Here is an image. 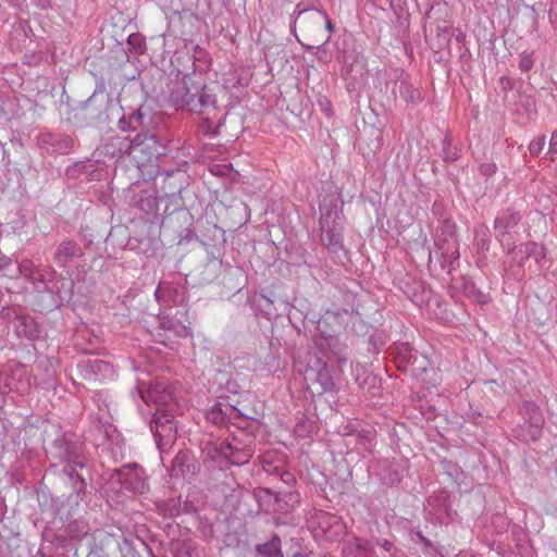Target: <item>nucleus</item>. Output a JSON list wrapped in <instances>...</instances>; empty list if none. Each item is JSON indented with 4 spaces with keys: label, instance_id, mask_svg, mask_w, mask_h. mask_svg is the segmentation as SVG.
I'll use <instances>...</instances> for the list:
<instances>
[{
    "label": "nucleus",
    "instance_id": "obj_18",
    "mask_svg": "<svg viewBox=\"0 0 557 557\" xmlns=\"http://www.w3.org/2000/svg\"><path fill=\"white\" fill-rule=\"evenodd\" d=\"M115 476L121 486L133 494H144L148 488L145 471L136 465L122 467Z\"/></svg>",
    "mask_w": 557,
    "mask_h": 557
},
{
    "label": "nucleus",
    "instance_id": "obj_14",
    "mask_svg": "<svg viewBox=\"0 0 557 557\" xmlns=\"http://www.w3.org/2000/svg\"><path fill=\"white\" fill-rule=\"evenodd\" d=\"M85 256L84 248L72 238H64L57 243L52 251V261L59 269H66L69 265Z\"/></svg>",
    "mask_w": 557,
    "mask_h": 557
},
{
    "label": "nucleus",
    "instance_id": "obj_30",
    "mask_svg": "<svg viewBox=\"0 0 557 557\" xmlns=\"http://www.w3.org/2000/svg\"><path fill=\"white\" fill-rule=\"evenodd\" d=\"M337 380L330 364L324 363L315 373L313 383L320 386L319 394H323L335 391Z\"/></svg>",
    "mask_w": 557,
    "mask_h": 557
},
{
    "label": "nucleus",
    "instance_id": "obj_58",
    "mask_svg": "<svg viewBox=\"0 0 557 557\" xmlns=\"http://www.w3.org/2000/svg\"><path fill=\"white\" fill-rule=\"evenodd\" d=\"M549 153H557V129L553 132L549 140Z\"/></svg>",
    "mask_w": 557,
    "mask_h": 557
},
{
    "label": "nucleus",
    "instance_id": "obj_24",
    "mask_svg": "<svg viewBox=\"0 0 557 557\" xmlns=\"http://www.w3.org/2000/svg\"><path fill=\"white\" fill-rule=\"evenodd\" d=\"M106 153L116 160L125 156L134 158V138L129 136H113L104 145Z\"/></svg>",
    "mask_w": 557,
    "mask_h": 557
},
{
    "label": "nucleus",
    "instance_id": "obj_4",
    "mask_svg": "<svg viewBox=\"0 0 557 557\" xmlns=\"http://www.w3.org/2000/svg\"><path fill=\"white\" fill-rule=\"evenodd\" d=\"M113 106L114 100L106 92L104 85L100 84L87 100L78 103L76 116H79L85 125L104 124L109 121V110Z\"/></svg>",
    "mask_w": 557,
    "mask_h": 557
},
{
    "label": "nucleus",
    "instance_id": "obj_10",
    "mask_svg": "<svg viewBox=\"0 0 557 557\" xmlns=\"http://www.w3.org/2000/svg\"><path fill=\"white\" fill-rule=\"evenodd\" d=\"M522 220L520 211L506 208L497 212L494 220L495 238L499 245L511 253L516 249V228Z\"/></svg>",
    "mask_w": 557,
    "mask_h": 557
},
{
    "label": "nucleus",
    "instance_id": "obj_8",
    "mask_svg": "<svg viewBox=\"0 0 557 557\" xmlns=\"http://www.w3.org/2000/svg\"><path fill=\"white\" fill-rule=\"evenodd\" d=\"M150 430L160 455L162 456L172 447L177 437L174 410L157 408L150 421Z\"/></svg>",
    "mask_w": 557,
    "mask_h": 557
},
{
    "label": "nucleus",
    "instance_id": "obj_11",
    "mask_svg": "<svg viewBox=\"0 0 557 557\" xmlns=\"http://www.w3.org/2000/svg\"><path fill=\"white\" fill-rule=\"evenodd\" d=\"M524 423L515 429V435L522 442H535L542 436L544 418L540 407L532 400H525L520 409Z\"/></svg>",
    "mask_w": 557,
    "mask_h": 557
},
{
    "label": "nucleus",
    "instance_id": "obj_25",
    "mask_svg": "<svg viewBox=\"0 0 557 557\" xmlns=\"http://www.w3.org/2000/svg\"><path fill=\"white\" fill-rule=\"evenodd\" d=\"M60 278L63 283L65 282L64 277L58 274L57 270L51 265H39L30 283L34 284L37 292H53V287L50 284Z\"/></svg>",
    "mask_w": 557,
    "mask_h": 557
},
{
    "label": "nucleus",
    "instance_id": "obj_42",
    "mask_svg": "<svg viewBox=\"0 0 557 557\" xmlns=\"http://www.w3.org/2000/svg\"><path fill=\"white\" fill-rule=\"evenodd\" d=\"M535 249H539V244L535 242H528L516 246V253L520 256L519 264L522 265L525 260L532 258Z\"/></svg>",
    "mask_w": 557,
    "mask_h": 557
},
{
    "label": "nucleus",
    "instance_id": "obj_46",
    "mask_svg": "<svg viewBox=\"0 0 557 557\" xmlns=\"http://www.w3.org/2000/svg\"><path fill=\"white\" fill-rule=\"evenodd\" d=\"M410 290L405 292L408 297L417 305L421 306L424 302V287L421 282H416Z\"/></svg>",
    "mask_w": 557,
    "mask_h": 557
},
{
    "label": "nucleus",
    "instance_id": "obj_57",
    "mask_svg": "<svg viewBox=\"0 0 557 557\" xmlns=\"http://www.w3.org/2000/svg\"><path fill=\"white\" fill-rule=\"evenodd\" d=\"M537 264H541L543 260L546 259V251L543 245L539 244V249L534 250V255L532 257Z\"/></svg>",
    "mask_w": 557,
    "mask_h": 557
},
{
    "label": "nucleus",
    "instance_id": "obj_16",
    "mask_svg": "<svg viewBox=\"0 0 557 557\" xmlns=\"http://www.w3.org/2000/svg\"><path fill=\"white\" fill-rule=\"evenodd\" d=\"M76 368L81 377L88 382H102L114 376L112 364L100 359H83Z\"/></svg>",
    "mask_w": 557,
    "mask_h": 557
},
{
    "label": "nucleus",
    "instance_id": "obj_6",
    "mask_svg": "<svg viewBox=\"0 0 557 557\" xmlns=\"http://www.w3.org/2000/svg\"><path fill=\"white\" fill-rule=\"evenodd\" d=\"M436 250L442 257L441 265L443 270L450 273L455 269V263L459 260V245L456 237V224L451 220H445L436 231L435 239Z\"/></svg>",
    "mask_w": 557,
    "mask_h": 557
},
{
    "label": "nucleus",
    "instance_id": "obj_23",
    "mask_svg": "<svg viewBox=\"0 0 557 557\" xmlns=\"http://www.w3.org/2000/svg\"><path fill=\"white\" fill-rule=\"evenodd\" d=\"M425 510L440 523H444L450 518L451 508L449 505V495L442 491L435 495H431L426 499Z\"/></svg>",
    "mask_w": 557,
    "mask_h": 557
},
{
    "label": "nucleus",
    "instance_id": "obj_37",
    "mask_svg": "<svg viewBox=\"0 0 557 557\" xmlns=\"http://www.w3.org/2000/svg\"><path fill=\"white\" fill-rule=\"evenodd\" d=\"M133 203L145 213L153 212L157 207L156 198L147 190H143L135 195L133 198Z\"/></svg>",
    "mask_w": 557,
    "mask_h": 557
},
{
    "label": "nucleus",
    "instance_id": "obj_53",
    "mask_svg": "<svg viewBox=\"0 0 557 557\" xmlns=\"http://www.w3.org/2000/svg\"><path fill=\"white\" fill-rule=\"evenodd\" d=\"M497 166L494 162H485L482 163L479 168V171L484 176H492L496 173Z\"/></svg>",
    "mask_w": 557,
    "mask_h": 557
},
{
    "label": "nucleus",
    "instance_id": "obj_32",
    "mask_svg": "<svg viewBox=\"0 0 557 557\" xmlns=\"http://www.w3.org/2000/svg\"><path fill=\"white\" fill-rule=\"evenodd\" d=\"M255 550L260 557H284L282 540L277 534H273L268 542L256 545Z\"/></svg>",
    "mask_w": 557,
    "mask_h": 557
},
{
    "label": "nucleus",
    "instance_id": "obj_59",
    "mask_svg": "<svg viewBox=\"0 0 557 557\" xmlns=\"http://www.w3.org/2000/svg\"><path fill=\"white\" fill-rule=\"evenodd\" d=\"M499 82L503 89L507 90L513 87V81L507 76H502Z\"/></svg>",
    "mask_w": 557,
    "mask_h": 557
},
{
    "label": "nucleus",
    "instance_id": "obj_29",
    "mask_svg": "<svg viewBox=\"0 0 557 557\" xmlns=\"http://www.w3.org/2000/svg\"><path fill=\"white\" fill-rule=\"evenodd\" d=\"M17 319L14 323L15 333L18 337H25L27 339H36L39 337V329L33 317L21 312L16 315Z\"/></svg>",
    "mask_w": 557,
    "mask_h": 557
},
{
    "label": "nucleus",
    "instance_id": "obj_52",
    "mask_svg": "<svg viewBox=\"0 0 557 557\" xmlns=\"http://www.w3.org/2000/svg\"><path fill=\"white\" fill-rule=\"evenodd\" d=\"M533 67V59L531 54L523 53L519 60V69L523 72H528Z\"/></svg>",
    "mask_w": 557,
    "mask_h": 557
},
{
    "label": "nucleus",
    "instance_id": "obj_36",
    "mask_svg": "<svg viewBox=\"0 0 557 557\" xmlns=\"http://www.w3.org/2000/svg\"><path fill=\"white\" fill-rule=\"evenodd\" d=\"M391 8L396 16V23L400 27L407 28L410 14L406 0H391Z\"/></svg>",
    "mask_w": 557,
    "mask_h": 557
},
{
    "label": "nucleus",
    "instance_id": "obj_33",
    "mask_svg": "<svg viewBox=\"0 0 557 557\" xmlns=\"http://www.w3.org/2000/svg\"><path fill=\"white\" fill-rule=\"evenodd\" d=\"M398 92L401 99H404L408 104H417L422 100L421 91L413 87L406 79H401L398 85Z\"/></svg>",
    "mask_w": 557,
    "mask_h": 557
},
{
    "label": "nucleus",
    "instance_id": "obj_41",
    "mask_svg": "<svg viewBox=\"0 0 557 557\" xmlns=\"http://www.w3.org/2000/svg\"><path fill=\"white\" fill-rule=\"evenodd\" d=\"M94 169L95 164L85 161H78L66 169V175L72 178H78L81 175L88 174L89 172L94 171Z\"/></svg>",
    "mask_w": 557,
    "mask_h": 557
},
{
    "label": "nucleus",
    "instance_id": "obj_26",
    "mask_svg": "<svg viewBox=\"0 0 557 557\" xmlns=\"http://www.w3.org/2000/svg\"><path fill=\"white\" fill-rule=\"evenodd\" d=\"M337 61L342 64V74L345 77H351L352 79L357 78V75H354V72L362 75L363 72V62L360 59V55L355 51H338Z\"/></svg>",
    "mask_w": 557,
    "mask_h": 557
},
{
    "label": "nucleus",
    "instance_id": "obj_50",
    "mask_svg": "<svg viewBox=\"0 0 557 557\" xmlns=\"http://www.w3.org/2000/svg\"><path fill=\"white\" fill-rule=\"evenodd\" d=\"M482 232V235L483 237L478 242V247L481 249V250H487L488 247H490V239L487 237V233L490 232L487 227L485 226H481L480 228H478L475 231L476 233V236L480 235V233Z\"/></svg>",
    "mask_w": 557,
    "mask_h": 557
},
{
    "label": "nucleus",
    "instance_id": "obj_1",
    "mask_svg": "<svg viewBox=\"0 0 557 557\" xmlns=\"http://www.w3.org/2000/svg\"><path fill=\"white\" fill-rule=\"evenodd\" d=\"M171 101L176 109H187L200 115H216L218 101L213 88L207 85L197 84L193 78L186 76L182 86L171 94Z\"/></svg>",
    "mask_w": 557,
    "mask_h": 557
},
{
    "label": "nucleus",
    "instance_id": "obj_44",
    "mask_svg": "<svg viewBox=\"0 0 557 557\" xmlns=\"http://www.w3.org/2000/svg\"><path fill=\"white\" fill-rule=\"evenodd\" d=\"M38 268L39 265H36L32 260L24 259L18 263L17 271L28 282H30Z\"/></svg>",
    "mask_w": 557,
    "mask_h": 557
},
{
    "label": "nucleus",
    "instance_id": "obj_31",
    "mask_svg": "<svg viewBox=\"0 0 557 557\" xmlns=\"http://www.w3.org/2000/svg\"><path fill=\"white\" fill-rule=\"evenodd\" d=\"M372 548L369 541L356 537L351 542L345 544L343 548V557H371Z\"/></svg>",
    "mask_w": 557,
    "mask_h": 557
},
{
    "label": "nucleus",
    "instance_id": "obj_17",
    "mask_svg": "<svg viewBox=\"0 0 557 557\" xmlns=\"http://www.w3.org/2000/svg\"><path fill=\"white\" fill-rule=\"evenodd\" d=\"M37 143L44 152L51 156L69 154L74 148V139L66 134L42 133Z\"/></svg>",
    "mask_w": 557,
    "mask_h": 557
},
{
    "label": "nucleus",
    "instance_id": "obj_12",
    "mask_svg": "<svg viewBox=\"0 0 557 557\" xmlns=\"http://www.w3.org/2000/svg\"><path fill=\"white\" fill-rule=\"evenodd\" d=\"M117 126L122 132L137 133L156 127L152 116L145 106H139L138 108L131 109L128 112H124L117 121Z\"/></svg>",
    "mask_w": 557,
    "mask_h": 557
},
{
    "label": "nucleus",
    "instance_id": "obj_35",
    "mask_svg": "<svg viewBox=\"0 0 557 557\" xmlns=\"http://www.w3.org/2000/svg\"><path fill=\"white\" fill-rule=\"evenodd\" d=\"M89 524L85 520H75L70 522L65 528V534L69 539L81 541L89 533Z\"/></svg>",
    "mask_w": 557,
    "mask_h": 557
},
{
    "label": "nucleus",
    "instance_id": "obj_48",
    "mask_svg": "<svg viewBox=\"0 0 557 557\" xmlns=\"http://www.w3.org/2000/svg\"><path fill=\"white\" fill-rule=\"evenodd\" d=\"M545 146V137H537L533 139L529 145V151L532 156L536 157L539 156Z\"/></svg>",
    "mask_w": 557,
    "mask_h": 557
},
{
    "label": "nucleus",
    "instance_id": "obj_34",
    "mask_svg": "<svg viewBox=\"0 0 557 557\" xmlns=\"http://www.w3.org/2000/svg\"><path fill=\"white\" fill-rule=\"evenodd\" d=\"M256 500L259 505V509L265 512H272L276 493L272 492L270 488L262 487L258 488L255 492Z\"/></svg>",
    "mask_w": 557,
    "mask_h": 557
},
{
    "label": "nucleus",
    "instance_id": "obj_64",
    "mask_svg": "<svg viewBox=\"0 0 557 557\" xmlns=\"http://www.w3.org/2000/svg\"><path fill=\"white\" fill-rule=\"evenodd\" d=\"M161 325L164 329H169V330L172 329V324L170 323V321L162 320Z\"/></svg>",
    "mask_w": 557,
    "mask_h": 557
},
{
    "label": "nucleus",
    "instance_id": "obj_27",
    "mask_svg": "<svg viewBox=\"0 0 557 557\" xmlns=\"http://www.w3.org/2000/svg\"><path fill=\"white\" fill-rule=\"evenodd\" d=\"M67 476L73 492L69 496L71 504L78 505L87 494V483L83 473H79L77 469L67 468V472H64Z\"/></svg>",
    "mask_w": 557,
    "mask_h": 557
},
{
    "label": "nucleus",
    "instance_id": "obj_40",
    "mask_svg": "<svg viewBox=\"0 0 557 557\" xmlns=\"http://www.w3.org/2000/svg\"><path fill=\"white\" fill-rule=\"evenodd\" d=\"M261 466L264 472L278 476L285 465L281 459L275 460L273 455H265Z\"/></svg>",
    "mask_w": 557,
    "mask_h": 557
},
{
    "label": "nucleus",
    "instance_id": "obj_38",
    "mask_svg": "<svg viewBox=\"0 0 557 557\" xmlns=\"http://www.w3.org/2000/svg\"><path fill=\"white\" fill-rule=\"evenodd\" d=\"M215 115H202V122L199 126L200 132L206 136H218L220 134V127L223 125L225 115L219 119L215 125H213L212 119Z\"/></svg>",
    "mask_w": 557,
    "mask_h": 557
},
{
    "label": "nucleus",
    "instance_id": "obj_51",
    "mask_svg": "<svg viewBox=\"0 0 557 557\" xmlns=\"http://www.w3.org/2000/svg\"><path fill=\"white\" fill-rule=\"evenodd\" d=\"M12 267V260L0 250V276L8 275L7 271Z\"/></svg>",
    "mask_w": 557,
    "mask_h": 557
},
{
    "label": "nucleus",
    "instance_id": "obj_39",
    "mask_svg": "<svg viewBox=\"0 0 557 557\" xmlns=\"http://www.w3.org/2000/svg\"><path fill=\"white\" fill-rule=\"evenodd\" d=\"M441 156L445 162H454L459 159V153L456 147H453V136L446 133L443 139V148Z\"/></svg>",
    "mask_w": 557,
    "mask_h": 557
},
{
    "label": "nucleus",
    "instance_id": "obj_49",
    "mask_svg": "<svg viewBox=\"0 0 557 557\" xmlns=\"http://www.w3.org/2000/svg\"><path fill=\"white\" fill-rule=\"evenodd\" d=\"M437 38H438L440 47H445L450 44V33H449L447 26H444V27L438 26L437 27Z\"/></svg>",
    "mask_w": 557,
    "mask_h": 557
},
{
    "label": "nucleus",
    "instance_id": "obj_15",
    "mask_svg": "<svg viewBox=\"0 0 557 557\" xmlns=\"http://www.w3.org/2000/svg\"><path fill=\"white\" fill-rule=\"evenodd\" d=\"M373 469L382 484L394 486L401 481L407 470V463L403 459H382L375 462Z\"/></svg>",
    "mask_w": 557,
    "mask_h": 557
},
{
    "label": "nucleus",
    "instance_id": "obj_43",
    "mask_svg": "<svg viewBox=\"0 0 557 557\" xmlns=\"http://www.w3.org/2000/svg\"><path fill=\"white\" fill-rule=\"evenodd\" d=\"M462 289H463L465 294L468 297L472 298L473 300L481 302V304L486 302V296L476 289V287L472 281L465 278L463 283H462Z\"/></svg>",
    "mask_w": 557,
    "mask_h": 557
},
{
    "label": "nucleus",
    "instance_id": "obj_20",
    "mask_svg": "<svg viewBox=\"0 0 557 557\" xmlns=\"http://www.w3.org/2000/svg\"><path fill=\"white\" fill-rule=\"evenodd\" d=\"M141 398L147 404H156L160 409H172L173 411L176 408L173 392L164 382L151 384Z\"/></svg>",
    "mask_w": 557,
    "mask_h": 557
},
{
    "label": "nucleus",
    "instance_id": "obj_21",
    "mask_svg": "<svg viewBox=\"0 0 557 557\" xmlns=\"http://www.w3.org/2000/svg\"><path fill=\"white\" fill-rule=\"evenodd\" d=\"M199 470V465L196 462L194 456L186 450H180L173 458L169 474L172 478L190 479Z\"/></svg>",
    "mask_w": 557,
    "mask_h": 557
},
{
    "label": "nucleus",
    "instance_id": "obj_60",
    "mask_svg": "<svg viewBox=\"0 0 557 557\" xmlns=\"http://www.w3.org/2000/svg\"><path fill=\"white\" fill-rule=\"evenodd\" d=\"M320 106L322 107L323 112L327 115H332L331 102L327 99L320 100Z\"/></svg>",
    "mask_w": 557,
    "mask_h": 557
},
{
    "label": "nucleus",
    "instance_id": "obj_7",
    "mask_svg": "<svg viewBox=\"0 0 557 557\" xmlns=\"http://www.w3.org/2000/svg\"><path fill=\"white\" fill-rule=\"evenodd\" d=\"M294 15L295 18L290 25L292 32L297 24L302 32L309 35L325 29L327 32L326 38L317 48L319 49L329 41L331 33L333 32V24L325 12L317 8H302V4L298 3L295 8Z\"/></svg>",
    "mask_w": 557,
    "mask_h": 557
},
{
    "label": "nucleus",
    "instance_id": "obj_2",
    "mask_svg": "<svg viewBox=\"0 0 557 557\" xmlns=\"http://www.w3.org/2000/svg\"><path fill=\"white\" fill-rule=\"evenodd\" d=\"M255 436L238 428L236 432L214 445L211 458L223 470L249 462L255 453Z\"/></svg>",
    "mask_w": 557,
    "mask_h": 557
},
{
    "label": "nucleus",
    "instance_id": "obj_28",
    "mask_svg": "<svg viewBox=\"0 0 557 557\" xmlns=\"http://www.w3.org/2000/svg\"><path fill=\"white\" fill-rule=\"evenodd\" d=\"M325 344L331 354L330 361L336 362L338 370L343 372L348 361L347 345L342 343L337 336L326 337Z\"/></svg>",
    "mask_w": 557,
    "mask_h": 557
},
{
    "label": "nucleus",
    "instance_id": "obj_9",
    "mask_svg": "<svg viewBox=\"0 0 557 557\" xmlns=\"http://www.w3.org/2000/svg\"><path fill=\"white\" fill-rule=\"evenodd\" d=\"M165 154V140L157 132L156 127L139 132L134 137V160L138 164L152 162Z\"/></svg>",
    "mask_w": 557,
    "mask_h": 557
},
{
    "label": "nucleus",
    "instance_id": "obj_5",
    "mask_svg": "<svg viewBox=\"0 0 557 557\" xmlns=\"http://www.w3.org/2000/svg\"><path fill=\"white\" fill-rule=\"evenodd\" d=\"M51 459L62 465V472H67V468L85 469L87 458L84 454L82 443L73 441L64 435L57 437L50 447Z\"/></svg>",
    "mask_w": 557,
    "mask_h": 557
},
{
    "label": "nucleus",
    "instance_id": "obj_54",
    "mask_svg": "<svg viewBox=\"0 0 557 557\" xmlns=\"http://www.w3.org/2000/svg\"><path fill=\"white\" fill-rule=\"evenodd\" d=\"M374 430L367 429L358 432V443L364 445L367 442H371L374 437Z\"/></svg>",
    "mask_w": 557,
    "mask_h": 557
},
{
    "label": "nucleus",
    "instance_id": "obj_3",
    "mask_svg": "<svg viewBox=\"0 0 557 557\" xmlns=\"http://www.w3.org/2000/svg\"><path fill=\"white\" fill-rule=\"evenodd\" d=\"M320 239L322 245L332 253L344 248V215L335 201L320 205Z\"/></svg>",
    "mask_w": 557,
    "mask_h": 557
},
{
    "label": "nucleus",
    "instance_id": "obj_62",
    "mask_svg": "<svg viewBox=\"0 0 557 557\" xmlns=\"http://www.w3.org/2000/svg\"><path fill=\"white\" fill-rule=\"evenodd\" d=\"M417 535H418L419 540H420L422 543H424L425 545H430V541H429L428 539H425V537L422 535V533L418 532V533H417Z\"/></svg>",
    "mask_w": 557,
    "mask_h": 557
},
{
    "label": "nucleus",
    "instance_id": "obj_19",
    "mask_svg": "<svg viewBox=\"0 0 557 557\" xmlns=\"http://www.w3.org/2000/svg\"><path fill=\"white\" fill-rule=\"evenodd\" d=\"M156 299L165 306H185L187 301V289L181 284L160 282L156 292Z\"/></svg>",
    "mask_w": 557,
    "mask_h": 557
},
{
    "label": "nucleus",
    "instance_id": "obj_22",
    "mask_svg": "<svg viewBox=\"0 0 557 557\" xmlns=\"http://www.w3.org/2000/svg\"><path fill=\"white\" fill-rule=\"evenodd\" d=\"M239 417L251 419V417L243 413L238 408L227 403H216L207 412V419L219 426L227 425Z\"/></svg>",
    "mask_w": 557,
    "mask_h": 557
},
{
    "label": "nucleus",
    "instance_id": "obj_45",
    "mask_svg": "<svg viewBox=\"0 0 557 557\" xmlns=\"http://www.w3.org/2000/svg\"><path fill=\"white\" fill-rule=\"evenodd\" d=\"M127 45L136 53H144V51L146 50V40L144 36L139 33L131 34L127 38Z\"/></svg>",
    "mask_w": 557,
    "mask_h": 557
},
{
    "label": "nucleus",
    "instance_id": "obj_55",
    "mask_svg": "<svg viewBox=\"0 0 557 557\" xmlns=\"http://www.w3.org/2000/svg\"><path fill=\"white\" fill-rule=\"evenodd\" d=\"M280 480L285 483L286 485L288 486H292L293 484L296 483V478L295 475L289 472L288 470H286V468L284 467L283 470L281 471L280 475H278Z\"/></svg>",
    "mask_w": 557,
    "mask_h": 557
},
{
    "label": "nucleus",
    "instance_id": "obj_47",
    "mask_svg": "<svg viewBox=\"0 0 557 557\" xmlns=\"http://www.w3.org/2000/svg\"><path fill=\"white\" fill-rule=\"evenodd\" d=\"M23 310L21 308L16 307H3L0 310V319L3 321H13L15 323L17 317L20 315Z\"/></svg>",
    "mask_w": 557,
    "mask_h": 557
},
{
    "label": "nucleus",
    "instance_id": "obj_13",
    "mask_svg": "<svg viewBox=\"0 0 557 557\" xmlns=\"http://www.w3.org/2000/svg\"><path fill=\"white\" fill-rule=\"evenodd\" d=\"M300 504V494L296 491L276 493L272 512L275 525H286L293 520L292 512Z\"/></svg>",
    "mask_w": 557,
    "mask_h": 557
},
{
    "label": "nucleus",
    "instance_id": "obj_61",
    "mask_svg": "<svg viewBox=\"0 0 557 557\" xmlns=\"http://www.w3.org/2000/svg\"><path fill=\"white\" fill-rule=\"evenodd\" d=\"M379 545L383 547L385 550H391L393 548V543L388 540H381L379 541Z\"/></svg>",
    "mask_w": 557,
    "mask_h": 557
},
{
    "label": "nucleus",
    "instance_id": "obj_56",
    "mask_svg": "<svg viewBox=\"0 0 557 557\" xmlns=\"http://www.w3.org/2000/svg\"><path fill=\"white\" fill-rule=\"evenodd\" d=\"M412 349L408 344H401L398 348V354L404 358V360L410 362L412 358Z\"/></svg>",
    "mask_w": 557,
    "mask_h": 557
},
{
    "label": "nucleus",
    "instance_id": "obj_63",
    "mask_svg": "<svg viewBox=\"0 0 557 557\" xmlns=\"http://www.w3.org/2000/svg\"><path fill=\"white\" fill-rule=\"evenodd\" d=\"M327 518H330V517H329V515L326 512L321 511L318 515V519H320V524H322V520L327 519Z\"/></svg>",
    "mask_w": 557,
    "mask_h": 557
}]
</instances>
